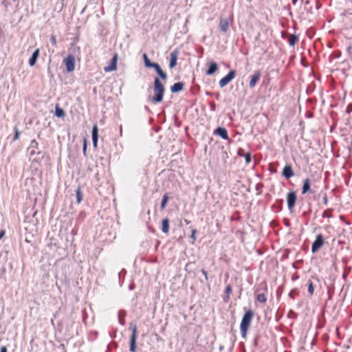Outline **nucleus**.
<instances>
[{"instance_id":"a18cd8bd","label":"nucleus","mask_w":352,"mask_h":352,"mask_svg":"<svg viewBox=\"0 0 352 352\" xmlns=\"http://www.w3.org/2000/svg\"><path fill=\"white\" fill-rule=\"evenodd\" d=\"M351 49V47H348V50H349V51Z\"/></svg>"},{"instance_id":"5701e85b","label":"nucleus","mask_w":352,"mask_h":352,"mask_svg":"<svg viewBox=\"0 0 352 352\" xmlns=\"http://www.w3.org/2000/svg\"><path fill=\"white\" fill-rule=\"evenodd\" d=\"M298 40V38L296 35H290L289 37V43L291 46H294Z\"/></svg>"},{"instance_id":"393cba45","label":"nucleus","mask_w":352,"mask_h":352,"mask_svg":"<svg viewBox=\"0 0 352 352\" xmlns=\"http://www.w3.org/2000/svg\"><path fill=\"white\" fill-rule=\"evenodd\" d=\"M256 299L258 302L264 303L266 302L267 298L264 294H259L257 295Z\"/></svg>"},{"instance_id":"7c9ffc66","label":"nucleus","mask_w":352,"mask_h":352,"mask_svg":"<svg viewBox=\"0 0 352 352\" xmlns=\"http://www.w3.org/2000/svg\"><path fill=\"white\" fill-rule=\"evenodd\" d=\"M245 160L246 163H250L251 162V155H250V153H248L245 154Z\"/></svg>"},{"instance_id":"c03bdc74","label":"nucleus","mask_w":352,"mask_h":352,"mask_svg":"<svg viewBox=\"0 0 352 352\" xmlns=\"http://www.w3.org/2000/svg\"><path fill=\"white\" fill-rule=\"evenodd\" d=\"M293 3H296V2L297 1V0H292Z\"/></svg>"},{"instance_id":"a19ab883","label":"nucleus","mask_w":352,"mask_h":352,"mask_svg":"<svg viewBox=\"0 0 352 352\" xmlns=\"http://www.w3.org/2000/svg\"><path fill=\"white\" fill-rule=\"evenodd\" d=\"M1 352H7V349H6V346H2V347L1 348Z\"/></svg>"},{"instance_id":"7ed1b4c3","label":"nucleus","mask_w":352,"mask_h":352,"mask_svg":"<svg viewBox=\"0 0 352 352\" xmlns=\"http://www.w3.org/2000/svg\"><path fill=\"white\" fill-rule=\"evenodd\" d=\"M132 335L130 339V351L131 352H135L136 351V339H137V328L136 326L134 325L132 327Z\"/></svg>"},{"instance_id":"72a5a7b5","label":"nucleus","mask_w":352,"mask_h":352,"mask_svg":"<svg viewBox=\"0 0 352 352\" xmlns=\"http://www.w3.org/2000/svg\"><path fill=\"white\" fill-rule=\"evenodd\" d=\"M50 41H51V43L53 45H56V38L54 36H52L50 38Z\"/></svg>"},{"instance_id":"423d86ee","label":"nucleus","mask_w":352,"mask_h":352,"mask_svg":"<svg viewBox=\"0 0 352 352\" xmlns=\"http://www.w3.org/2000/svg\"><path fill=\"white\" fill-rule=\"evenodd\" d=\"M324 239L322 234H318L311 246L312 252H317L323 245Z\"/></svg>"},{"instance_id":"20e7f679","label":"nucleus","mask_w":352,"mask_h":352,"mask_svg":"<svg viewBox=\"0 0 352 352\" xmlns=\"http://www.w3.org/2000/svg\"><path fill=\"white\" fill-rule=\"evenodd\" d=\"M235 76V71L231 70L230 72L223 78L219 80V86L223 88L227 85Z\"/></svg>"},{"instance_id":"ea45409f","label":"nucleus","mask_w":352,"mask_h":352,"mask_svg":"<svg viewBox=\"0 0 352 352\" xmlns=\"http://www.w3.org/2000/svg\"><path fill=\"white\" fill-rule=\"evenodd\" d=\"M322 199H323V201H324V203L325 204H327V195H324V196L323 197V198H322Z\"/></svg>"},{"instance_id":"f8f14e48","label":"nucleus","mask_w":352,"mask_h":352,"mask_svg":"<svg viewBox=\"0 0 352 352\" xmlns=\"http://www.w3.org/2000/svg\"><path fill=\"white\" fill-rule=\"evenodd\" d=\"M283 175L287 179H289L294 176V172L292 170L291 166L287 165L284 167L283 170Z\"/></svg>"},{"instance_id":"b1692460","label":"nucleus","mask_w":352,"mask_h":352,"mask_svg":"<svg viewBox=\"0 0 352 352\" xmlns=\"http://www.w3.org/2000/svg\"><path fill=\"white\" fill-rule=\"evenodd\" d=\"M169 197L167 194H164L162 198L161 208L164 209L166 207V205L168 201Z\"/></svg>"},{"instance_id":"39448f33","label":"nucleus","mask_w":352,"mask_h":352,"mask_svg":"<svg viewBox=\"0 0 352 352\" xmlns=\"http://www.w3.org/2000/svg\"><path fill=\"white\" fill-rule=\"evenodd\" d=\"M66 69L67 72H72L75 68V58L73 55H69L65 60Z\"/></svg>"},{"instance_id":"79ce46f5","label":"nucleus","mask_w":352,"mask_h":352,"mask_svg":"<svg viewBox=\"0 0 352 352\" xmlns=\"http://www.w3.org/2000/svg\"><path fill=\"white\" fill-rule=\"evenodd\" d=\"M97 142H98V141H96V140L93 141V145L94 147L97 146Z\"/></svg>"},{"instance_id":"473e14b6","label":"nucleus","mask_w":352,"mask_h":352,"mask_svg":"<svg viewBox=\"0 0 352 352\" xmlns=\"http://www.w3.org/2000/svg\"><path fill=\"white\" fill-rule=\"evenodd\" d=\"M151 67L155 68L156 72H158L160 69H161V67L157 63H154V65Z\"/></svg>"},{"instance_id":"aec40b11","label":"nucleus","mask_w":352,"mask_h":352,"mask_svg":"<svg viewBox=\"0 0 352 352\" xmlns=\"http://www.w3.org/2000/svg\"><path fill=\"white\" fill-rule=\"evenodd\" d=\"M98 126L97 125H94L93 129H92V141H98Z\"/></svg>"},{"instance_id":"a211bd4d","label":"nucleus","mask_w":352,"mask_h":352,"mask_svg":"<svg viewBox=\"0 0 352 352\" xmlns=\"http://www.w3.org/2000/svg\"><path fill=\"white\" fill-rule=\"evenodd\" d=\"M309 190H310V181H309V179H306L304 181V184H303V186H302V194H306Z\"/></svg>"},{"instance_id":"4468645a","label":"nucleus","mask_w":352,"mask_h":352,"mask_svg":"<svg viewBox=\"0 0 352 352\" xmlns=\"http://www.w3.org/2000/svg\"><path fill=\"white\" fill-rule=\"evenodd\" d=\"M215 133H216L217 135H219L220 137H221L224 140H228V132H227V130L225 128L218 127L216 129Z\"/></svg>"},{"instance_id":"cd10ccee","label":"nucleus","mask_w":352,"mask_h":352,"mask_svg":"<svg viewBox=\"0 0 352 352\" xmlns=\"http://www.w3.org/2000/svg\"><path fill=\"white\" fill-rule=\"evenodd\" d=\"M157 73L158 74V75L163 79V80H166L167 78V76L166 74L162 71V69H160V70L158 72H157Z\"/></svg>"},{"instance_id":"6e6552de","label":"nucleus","mask_w":352,"mask_h":352,"mask_svg":"<svg viewBox=\"0 0 352 352\" xmlns=\"http://www.w3.org/2000/svg\"><path fill=\"white\" fill-rule=\"evenodd\" d=\"M118 58V54H115L113 56V58L111 59L109 65L107 67H104V70L106 72H113L116 69Z\"/></svg>"},{"instance_id":"6ab92c4d","label":"nucleus","mask_w":352,"mask_h":352,"mask_svg":"<svg viewBox=\"0 0 352 352\" xmlns=\"http://www.w3.org/2000/svg\"><path fill=\"white\" fill-rule=\"evenodd\" d=\"M162 230L164 233H168L169 230V221L168 219H164L162 221Z\"/></svg>"},{"instance_id":"4c0bfd02","label":"nucleus","mask_w":352,"mask_h":352,"mask_svg":"<svg viewBox=\"0 0 352 352\" xmlns=\"http://www.w3.org/2000/svg\"><path fill=\"white\" fill-rule=\"evenodd\" d=\"M86 148H87V142H86V140L84 141V144H83V151H84V153H86Z\"/></svg>"},{"instance_id":"f03ea898","label":"nucleus","mask_w":352,"mask_h":352,"mask_svg":"<svg viewBox=\"0 0 352 352\" xmlns=\"http://www.w3.org/2000/svg\"><path fill=\"white\" fill-rule=\"evenodd\" d=\"M253 311L252 310H248L245 313L242 318V321L240 324V329L243 338H245L246 336L248 329L253 318Z\"/></svg>"},{"instance_id":"bb28decb","label":"nucleus","mask_w":352,"mask_h":352,"mask_svg":"<svg viewBox=\"0 0 352 352\" xmlns=\"http://www.w3.org/2000/svg\"><path fill=\"white\" fill-rule=\"evenodd\" d=\"M157 73L158 74V75L163 79V80H166L167 78V76L166 74L162 71V69H160V70L158 72H157Z\"/></svg>"},{"instance_id":"c85d7f7f","label":"nucleus","mask_w":352,"mask_h":352,"mask_svg":"<svg viewBox=\"0 0 352 352\" xmlns=\"http://www.w3.org/2000/svg\"><path fill=\"white\" fill-rule=\"evenodd\" d=\"M157 73L158 74V75L163 79V80H166L167 78V76L166 74L162 71V69H160V70L158 72H157Z\"/></svg>"},{"instance_id":"f704fd0d","label":"nucleus","mask_w":352,"mask_h":352,"mask_svg":"<svg viewBox=\"0 0 352 352\" xmlns=\"http://www.w3.org/2000/svg\"><path fill=\"white\" fill-rule=\"evenodd\" d=\"M195 234H196V230H192V234L190 236L192 239L195 240Z\"/></svg>"},{"instance_id":"e433bc0d","label":"nucleus","mask_w":352,"mask_h":352,"mask_svg":"<svg viewBox=\"0 0 352 352\" xmlns=\"http://www.w3.org/2000/svg\"><path fill=\"white\" fill-rule=\"evenodd\" d=\"M121 315H122V312L120 311L119 312V320H120V322L123 324H124V320H123V318H121Z\"/></svg>"},{"instance_id":"ddd939ff","label":"nucleus","mask_w":352,"mask_h":352,"mask_svg":"<svg viewBox=\"0 0 352 352\" xmlns=\"http://www.w3.org/2000/svg\"><path fill=\"white\" fill-rule=\"evenodd\" d=\"M261 77V74L259 72H256L252 76V78L250 81V87L253 88L257 82L259 80Z\"/></svg>"},{"instance_id":"f3484780","label":"nucleus","mask_w":352,"mask_h":352,"mask_svg":"<svg viewBox=\"0 0 352 352\" xmlns=\"http://www.w3.org/2000/svg\"><path fill=\"white\" fill-rule=\"evenodd\" d=\"M38 148V143L36 140H32L30 143V145L28 148V151L30 152V155H33L36 153V149Z\"/></svg>"},{"instance_id":"c756f323","label":"nucleus","mask_w":352,"mask_h":352,"mask_svg":"<svg viewBox=\"0 0 352 352\" xmlns=\"http://www.w3.org/2000/svg\"><path fill=\"white\" fill-rule=\"evenodd\" d=\"M314 287L313 283L311 282H310L309 283L308 292L312 295L314 294Z\"/></svg>"},{"instance_id":"37998d69","label":"nucleus","mask_w":352,"mask_h":352,"mask_svg":"<svg viewBox=\"0 0 352 352\" xmlns=\"http://www.w3.org/2000/svg\"><path fill=\"white\" fill-rule=\"evenodd\" d=\"M120 135H122V126H120Z\"/></svg>"},{"instance_id":"9b49d317","label":"nucleus","mask_w":352,"mask_h":352,"mask_svg":"<svg viewBox=\"0 0 352 352\" xmlns=\"http://www.w3.org/2000/svg\"><path fill=\"white\" fill-rule=\"evenodd\" d=\"M230 23L228 19H221L219 28L222 32L226 33L229 29Z\"/></svg>"},{"instance_id":"2f4dec72","label":"nucleus","mask_w":352,"mask_h":352,"mask_svg":"<svg viewBox=\"0 0 352 352\" xmlns=\"http://www.w3.org/2000/svg\"><path fill=\"white\" fill-rule=\"evenodd\" d=\"M19 132L17 129H15V134H14L13 140H16L19 138Z\"/></svg>"},{"instance_id":"9d476101","label":"nucleus","mask_w":352,"mask_h":352,"mask_svg":"<svg viewBox=\"0 0 352 352\" xmlns=\"http://www.w3.org/2000/svg\"><path fill=\"white\" fill-rule=\"evenodd\" d=\"M177 58H178V52L177 50H175L174 52H171L170 64H169L170 68H173L176 66Z\"/></svg>"},{"instance_id":"dca6fc26","label":"nucleus","mask_w":352,"mask_h":352,"mask_svg":"<svg viewBox=\"0 0 352 352\" xmlns=\"http://www.w3.org/2000/svg\"><path fill=\"white\" fill-rule=\"evenodd\" d=\"M184 88V84L182 82H176L170 87V91L173 93H177L182 91Z\"/></svg>"},{"instance_id":"2eb2a0df","label":"nucleus","mask_w":352,"mask_h":352,"mask_svg":"<svg viewBox=\"0 0 352 352\" xmlns=\"http://www.w3.org/2000/svg\"><path fill=\"white\" fill-rule=\"evenodd\" d=\"M39 56V49H36L32 54L31 58L29 60V65L32 67L35 65L37 58Z\"/></svg>"},{"instance_id":"f257e3e1","label":"nucleus","mask_w":352,"mask_h":352,"mask_svg":"<svg viewBox=\"0 0 352 352\" xmlns=\"http://www.w3.org/2000/svg\"><path fill=\"white\" fill-rule=\"evenodd\" d=\"M153 92L154 96L151 98V101L154 103L162 102L164 97V87L157 77L154 80Z\"/></svg>"},{"instance_id":"c9c22d12","label":"nucleus","mask_w":352,"mask_h":352,"mask_svg":"<svg viewBox=\"0 0 352 352\" xmlns=\"http://www.w3.org/2000/svg\"><path fill=\"white\" fill-rule=\"evenodd\" d=\"M231 292H232V288L230 285H228L226 289V292L229 294Z\"/></svg>"},{"instance_id":"0eeeda50","label":"nucleus","mask_w":352,"mask_h":352,"mask_svg":"<svg viewBox=\"0 0 352 352\" xmlns=\"http://www.w3.org/2000/svg\"><path fill=\"white\" fill-rule=\"evenodd\" d=\"M296 195L295 192H290L288 193L287 197V201L289 210H292L296 204Z\"/></svg>"},{"instance_id":"4be33fe9","label":"nucleus","mask_w":352,"mask_h":352,"mask_svg":"<svg viewBox=\"0 0 352 352\" xmlns=\"http://www.w3.org/2000/svg\"><path fill=\"white\" fill-rule=\"evenodd\" d=\"M143 58H144L145 66L147 67H151L155 63H151L150 61V60L148 59V58L146 54H143Z\"/></svg>"},{"instance_id":"1a4fd4ad","label":"nucleus","mask_w":352,"mask_h":352,"mask_svg":"<svg viewBox=\"0 0 352 352\" xmlns=\"http://www.w3.org/2000/svg\"><path fill=\"white\" fill-rule=\"evenodd\" d=\"M208 68L206 72V75L211 76L218 69V65L214 62H210L208 64Z\"/></svg>"},{"instance_id":"412c9836","label":"nucleus","mask_w":352,"mask_h":352,"mask_svg":"<svg viewBox=\"0 0 352 352\" xmlns=\"http://www.w3.org/2000/svg\"><path fill=\"white\" fill-rule=\"evenodd\" d=\"M55 115L56 116H57L58 118H63L65 116V111L63 109H62L61 108L58 107H56V109H55Z\"/></svg>"},{"instance_id":"a878e982","label":"nucleus","mask_w":352,"mask_h":352,"mask_svg":"<svg viewBox=\"0 0 352 352\" xmlns=\"http://www.w3.org/2000/svg\"><path fill=\"white\" fill-rule=\"evenodd\" d=\"M76 198H77V202L79 204L82 199V195L79 188H78L76 190Z\"/></svg>"},{"instance_id":"58836bf2","label":"nucleus","mask_w":352,"mask_h":352,"mask_svg":"<svg viewBox=\"0 0 352 352\" xmlns=\"http://www.w3.org/2000/svg\"><path fill=\"white\" fill-rule=\"evenodd\" d=\"M201 273L204 275V276H205L206 279H208V276H207V272H206V270H201Z\"/></svg>"}]
</instances>
